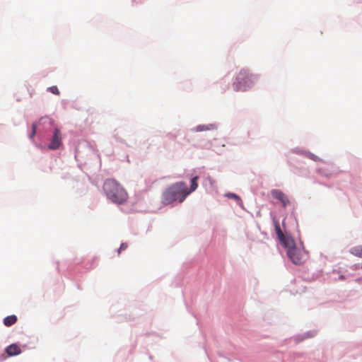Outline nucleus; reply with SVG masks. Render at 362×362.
<instances>
[{
    "label": "nucleus",
    "mask_w": 362,
    "mask_h": 362,
    "mask_svg": "<svg viewBox=\"0 0 362 362\" xmlns=\"http://www.w3.org/2000/svg\"><path fill=\"white\" fill-rule=\"evenodd\" d=\"M21 351L20 347L15 344L9 345L6 349V354L11 356L18 355L21 353Z\"/></svg>",
    "instance_id": "1a4fd4ad"
},
{
    "label": "nucleus",
    "mask_w": 362,
    "mask_h": 362,
    "mask_svg": "<svg viewBox=\"0 0 362 362\" xmlns=\"http://www.w3.org/2000/svg\"><path fill=\"white\" fill-rule=\"evenodd\" d=\"M47 90H48V91H49L52 93L57 95H59L60 93L58 88L56 86H51V87L48 88Z\"/></svg>",
    "instance_id": "4468645a"
},
{
    "label": "nucleus",
    "mask_w": 362,
    "mask_h": 362,
    "mask_svg": "<svg viewBox=\"0 0 362 362\" xmlns=\"http://www.w3.org/2000/svg\"><path fill=\"white\" fill-rule=\"evenodd\" d=\"M36 129H37V124L33 123V125H32V132L30 134V138H33L35 135V133H36Z\"/></svg>",
    "instance_id": "2eb2a0df"
},
{
    "label": "nucleus",
    "mask_w": 362,
    "mask_h": 362,
    "mask_svg": "<svg viewBox=\"0 0 362 362\" xmlns=\"http://www.w3.org/2000/svg\"><path fill=\"white\" fill-rule=\"evenodd\" d=\"M271 194L274 198L281 202L284 207H286L290 204L288 197L281 190L273 189L272 190Z\"/></svg>",
    "instance_id": "0eeeda50"
},
{
    "label": "nucleus",
    "mask_w": 362,
    "mask_h": 362,
    "mask_svg": "<svg viewBox=\"0 0 362 362\" xmlns=\"http://www.w3.org/2000/svg\"><path fill=\"white\" fill-rule=\"evenodd\" d=\"M181 194V186L175 185L169 187L163 194L162 202L170 204L175 201Z\"/></svg>",
    "instance_id": "20e7f679"
},
{
    "label": "nucleus",
    "mask_w": 362,
    "mask_h": 362,
    "mask_svg": "<svg viewBox=\"0 0 362 362\" xmlns=\"http://www.w3.org/2000/svg\"><path fill=\"white\" fill-rule=\"evenodd\" d=\"M257 76L250 74L247 70H241L236 76L233 87L235 91H245L256 81Z\"/></svg>",
    "instance_id": "f03ea898"
},
{
    "label": "nucleus",
    "mask_w": 362,
    "mask_h": 362,
    "mask_svg": "<svg viewBox=\"0 0 362 362\" xmlns=\"http://www.w3.org/2000/svg\"><path fill=\"white\" fill-rule=\"evenodd\" d=\"M127 247V245L126 243H122L118 250V252L119 253L122 250H125Z\"/></svg>",
    "instance_id": "dca6fc26"
},
{
    "label": "nucleus",
    "mask_w": 362,
    "mask_h": 362,
    "mask_svg": "<svg viewBox=\"0 0 362 362\" xmlns=\"http://www.w3.org/2000/svg\"><path fill=\"white\" fill-rule=\"evenodd\" d=\"M350 253L356 257L362 258V245H357L350 249Z\"/></svg>",
    "instance_id": "f8f14e48"
},
{
    "label": "nucleus",
    "mask_w": 362,
    "mask_h": 362,
    "mask_svg": "<svg viewBox=\"0 0 362 362\" xmlns=\"http://www.w3.org/2000/svg\"><path fill=\"white\" fill-rule=\"evenodd\" d=\"M62 144L61 132L58 128H55L53 132V136L51 139L48 148L51 150H56L59 148Z\"/></svg>",
    "instance_id": "39448f33"
},
{
    "label": "nucleus",
    "mask_w": 362,
    "mask_h": 362,
    "mask_svg": "<svg viewBox=\"0 0 362 362\" xmlns=\"http://www.w3.org/2000/svg\"><path fill=\"white\" fill-rule=\"evenodd\" d=\"M16 321H17V317L14 315H12L6 317L4 319V324L6 327H10V326L14 325L16 322Z\"/></svg>",
    "instance_id": "9d476101"
},
{
    "label": "nucleus",
    "mask_w": 362,
    "mask_h": 362,
    "mask_svg": "<svg viewBox=\"0 0 362 362\" xmlns=\"http://www.w3.org/2000/svg\"><path fill=\"white\" fill-rule=\"evenodd\" d=\"M198 179H199L198 176H195L190 180V188L189 189H188L187 187H184L182 185V201L185 199V197L187 195H189L190 193L194 192L197 188Z\"/></svg>",
    "instance_id": "6e6552de"
},
{
    "label": "nucleus",
    "mask_w": 362,
    "mask_h": 362,
    "mask_svg": "<svg viewBox=\"0 0 362 362\" xmlns=\"http://www.w3.org/2000/svg\"><path fill=\"white\" fill-rule=\"evenodd\" d=\"M273 221L274 224L275 232L282 245L286 243V241L288 240L289 239H293L290 235H286L284 234L283 231L280 228L279 221L276 218H274Z\"/></svg>",
    "instance_id": "423d86ee"
},
{
    "label": "nucleus",
    "mask_w": 362,
    "mask_h": 362,
    "mask_svg": "<svg viewBox=\"0 0 362 362\" xmlns=\"http://www.w3.org/2000/svg\"><path fill=\"white\" fill-rule=\"evenodd\" d=\"M103 188L107 198L113 203L122 204L128 199L127 191L115 180L107 179Z\"/></svg>",
    "instance_id": "f257e3e1"
},
{
    "label": "nucleus",
    "mask_w": 362,
    "mask_h": 362,
    "mask_svg": "<svg viewBox=\"0 0 362 362\" xmlns=\"http://www.w3.org/2000/svg\"><path fill=\"white\" fill-rule=\"evenodd\" d=\"M226 196L228 197V198H230V199H234L235 200H237L238 202H242V200L240 198V197L238 195H237L236 194H234V193H228L226 194Z\"/></svg>",
    "instance_id": "ddd939ff"
},
{
    "label": "nucleus",
    "mask_w": 362,
    "mask_h": 362,
    "mask_svg": "<svg viewBox=\"0 0 362 362\" xmlns=\"http://www.w3.org/2000/svg\"><path fill=\"white\" fill-rule=\"evenodd\" d=\"M286 249L288 257L295 264H301L305 261V252L296 247L293 239H289L283 245Z\"/></svg>",
    "instance_id": "7ed1b4c3"
},
{
    "label": "nucleus",
    "mask_w": 362,
    "mask_h": 362,
    "mask_svg": "<svg viewBox=\"0 0 362 362\" xmlns=\"http://www.w3.org/2000/svg\"><path fill=\"white\" fill-rule=\"evenodd\" d=\"M216 129V126L213 124L199 125L196 128L197 132L210 131V130H214Z\"/></svg>",
    "instance_id": "9b49d317"
}]
</instances>
